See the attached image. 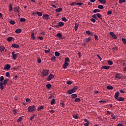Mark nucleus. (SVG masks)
Wrapping results in <instances>:
<instances>
[{
	"instance_id": "nucleus-1",
	"label": "nucleus",
	"mask_w": 126,
	"mask_h": 126,
	"mask_svg": "<svg viewBox=\"0 0 126 126\" xmlns=\"http://www.w3.org/2000/svg\"><path fill=\"white\" fill-rule=\"evenodd\" d=\"M28 110L29 112H33L36 110L35 106L34 105H30L28 108Z\"/></svg>"
},
{
	"instance_id": "nucleus-2",
	"label": "nucleus",
	"mask_w": 126,
	"mask_h": 126,
	"mask_svg": "<svg viewBox=\"0 0 126 126\" xmlns=\"http://www.w3.org/2000/svg\"><path fill=\"white\" fill-rule=\"evenodd\" d=\"M11 65L10 64H6L5 65L4 67V69L5 70H9L11 68Z\"/></svg>"
},
{
	"instance_id": "nucleus-3",
	"label": "nucleus",
	"mask_w": 126,
	"mask_h": 126,
	"mask_svg": "<svg viewBox=\"0 0 126 126\" xmlns=\"http://www.w3.org/2000/svg\"><path fill=\"white\" fill-rule=\"evenodd\" d=\"M109 34L114 39H116L117 38V36L113 32H110Z\"/></svg>"
},
{
	"instance_id": "nucleus-4",
	"label": "nucleus",
	"mask_w": 126,
	"mask_h": 126,
	"mask_svg": "<svg viewBox=\"0 0 126 126\" xmlns=\"http://www.w3.org/2000/svg\"><path fill=\"white\" fill-rule=\"evenodd\" d=\"M54 78V75L52 74H50L48 76V78H47V81H50L52 80V79Z\"/></svg>"
},
{
	"instance_id": "nucleus-5",
	"label": "nucleus",
	"mask_w": 126,
	"mask_h": 126,
	"mask_svg": "<svg viewBox=\"0 0 126 126\" xmlns=\"http://www.w3.org/2000/svg\"><path fill=\"white\" fill-rule=\"evenodd\" d=\"M43 18L44 20H48L50 19V16L47 15V14H44Z\"/></svg>"
},
{
	"instance_id": "nucleus-6",
	"label": "nucleus",
	"mask_w": 126,
	"mask_h": 126,
	"mask_svg": "<svg viewBox=\"0 0 126 126\" xmlns=\"http://www.w3.org/2000/svg\"><path fill=\"white\" fill-rule=\"evenodd\" d=\"M49 71L47 70H44L42 72V74L43 75V77L47 76V75H48Z\"/></svg>"
},
{
	"instance_id": "nucleus-7",
	"label": "nucleus",
	"mask_w": 126,
	"mask_h": 126,
	"mask_svg": "<svg viewBox=\"0 0 126 126\" xmlns=\"http://www.w3.org/2000/svg\"><path fill=\"white\" fill-rule=\"evenodd\" d=\"M73 93H75V91L73 90V89H72L71 90H68L66 94H71Z\"/></svg>"
},
{
	"instance_id": "nucleus-8",
	"label": "nucleus",
	"mask_w": 126,
	"mask_h": 126,
	"mask_svg": "<svg viewBox=\"0 0 126 126\" xmlns=\"http://www.w3.org/2000/svg\"><path fill=\"white\" fill-rule=\"evenodd\" d=\"M12 55V58L13 59L15 60L17 59V58L18 57V55H16L15 54V52H12L11 53Z\"/></svg>"
},
{
	"instance_id": "nucleus-9",
	"label": "nucleus",
	"mask_w": 126,
	"mask_h": 126,
	"mask_svg": "<svg viewBox=\"0 0 126 126\" xmlns=\"http://www.w3.org/2000/svg\"><path fill=\"white\" fill-rule=\"evenodd\" d=\"M119 92H117L115 93V95H114V97L115 99H118L119 98Z\"/></svg>"
},
{
	"instance_id": "nucleus-10",
	"label": "nucleus",
	"mask_w": 126,
	"mask_h": 126,
	"mask_svg": "<svg viewBox=\"0 0 126 126\" xmlns=\"http://www.w3.org/2000/svg\"><path fill=\"white\" fill-rule=\"evenodd\" d=\"M92 37H86V39H85V42L86 43H88L90 41H91Z\"/></svg>"
},
{
	"instance_id": "nucleus-11",
	"label": "nucleus",
	"mask_w": 126,
	"mask_h": 126,
	"mask_svg": "<svg viewBox=\"0 0 126 126\" xmlns=\"http://www.w3.org/2000/svg\"><path fill=\"white\" fill-rule=\"evenodd\" d=\"M120 75L119 73H117L115 75V78L119 79H121V76H120Z\"/></svg>"
},
{
	"instance_id": "nucleus-12",
	"label": "nucleus",
	"mask_w": 126,
	"mask_h": 126,
	"mask_svg": "<svg viewBox=\"0 0 126 126\" xmlns=\"http://www.w3.org/2000/svg\"><path fill=\"white\" fill-rule=\"evenodd\" d=\"M11 47L15 48L16 49H18L20 46L18 44H12Z\"/></svg>"
},
{
	"instance_id": "nucleus-13",
	"label": "nucleus",
	"mask_w": 126,
	"mask_h": 126,
	"mask_svg": "<svg viewBox=\"0 0 126 126\" xmlns=\"http://www.w3.org/2000/svg\"><path fill=\"white\" fill-rule=\"evenodd\" d=\"M98 1L101 3L102 5H105L106 3V0H98Z\"/></svg>"
},
{
	"instance_id": "nucleus-14",
	"label": "nucleus",
	"mask_w": 126,
	"mask_h": 126,
	"mask_svg": "<svg viewBox=\"0 0 126 126\" xmlns=\"http://www.w3.org/2000/svg\"><path fill=\"white\" fill-rule=\"evenodd\" d=\"M69 65V63H66L65 62H64V63L63 64V67L64 69H66V67L67 66Z\"/></svg>"
},
{
	"instance_id": "nucleus-15",
	"label": "nucleus",
	"mask_w": 126,
	"mask_h": 126,
	"mask_svg": "<svg viewBox=\"0 0 126 126\" xmlns=\"http://www.w3.org/2000/svg\"><path fill=\"white\" fill-rule=\"evenodd\" d=\"M9 79H5L3 82H2V83L4 85H6L7 84V82H8Z\"/></svg>"
},
{
	"instance_id": "nucleus-16",
	"label": "nucleus",
	"mask_w": 126,
	"mask_h": 126,
	"mask_svg": "<svg viewBox=\"0 0 126 126\" xmlns=\"http://www.w3.org/2000/svg\"><path fill=\"white\" fill-rule=\"evenodd\" d=\"M110 66H103L102 67V69H106V70H109Z\"/></svg>"
},
{
	"instance_id": "nucleus-17",
	"label": "nucleus",
	"mask_w": 126,
	"mask_h": 126,
	"mask_svg": "<svg viewBox=\"0 0 126 126\" xmlns=\"http://www.w3.org/2000/svg\"><path fill=\"white\" fill-rule=\"evenodd\" d=\"M31 38L33 40L35 39V36H34V32H32V33H31Z\"/></svg>"
},
{
	"instance_id": "nucleus-18",
	"label": "nucleus",
	"mask_w": 126,
	"mask_h": 126,
	"mask_svg": "<svg viewBox=\"0 0 126 126\" xmlns=\"http://www.w3.org/2000/svg\"><path fill=\"white\" fill-rule=\"evenodd\" d=\"M4 85L3 84L2 82H0V89L2 90L4 89V86H3Z\"/></svg>"
},
{
	"instance_id": "nucleus-19",
	"label": "nucleus",
	"mask_w": 126,
	"mask_h": 126,
	"mask_svg": "<svg viewBox=\"0 0 126 126\" xmlns=\"http://www.w3.org/2000/svg\"><path fill=\"white\" fill-rule=\"evenodd\" d=\"M96 15L97 16V18H99V19L102 20V16H101V14H100V13H96Z\"/></svg>"
},
{
	"instance_id": "nucleus-20",
	"label": "nucleus",
	"mask_w": 126,
	"mask_h": 126,
	"mask_svg": "<svg viewBox=\"0 0 126 126\" xmlns=\"http://www.w3.org/2000/svg\"><path fill=\"white\" fill-rule=\"evenodd\" d=\"M71 96L72 97V98L75 99L77 97V95L76 94H72Z\"/></svg>"
},
{
	"instance_id": "nucleus-21",
	"label": "nucleus",
	"mask_w": 126,
	"mask_h": 126,
	"mask_svg": "<svg viewBox=\"0 0 126 126\" xmlns=\"http://www.w3.org/2000/svg\"><path fill=\"white\" fill-rule=\"evenodd\" d=\"M79 27V24H78L77 23H75V31H77L78 28Z\"/></svg>"
},
{
	"instance_id": "nucleus-22",
	"label": "nucleus",
	"mask_w": 126,
	"mask_h": 126,
	"mask_svg": "<svg viewBox=\"0 0 126 126\" xmlns=\"http://www.w3.org/2000/svg\"><path fill=\"white\" fill-rule=\"evenodd\" d=\"M21 31H22V30L21 29H17L16 30L15 32L16 33H20Z\"/></svg>"
},
{
	"instance_id": "nucleus-23",
	"label": "nucleus",
	"mask_w": 126,
	"mask_h": 126,
	"mask_svg": "<svg viewBox=\"0 0 126 126\" xmlns=\"http://www.w3.org/2000/svg\"><path fill=\"white\" fill-rule=\"evenodd\" d=\"M125 99L124 98H123L122 96H120L118 99H117L119 101H123Z\"/></svg>"
},
{
	"instance_id": "nucleus-24",
	"label": "nucleus",
	"mask_w": 126,
	"mask_h": 126,
	"mask_svg": "<svg viewBox=\"0 0 126 126\" xmlns=\"http://www.w3.org/2000/svg\"><path fill=\"white\" fill-rule=\"evenodd\" d=\"M64 23L63 22H59V27H63L64 26Z\"/></svg>"
},
{
	"instance_id": "nucleus-25",
	"label": "nucleus",
	"mask_w": 126,
	"mask_h": 126,
	"mask_svg": "<svg viewBox=\"0 0 126 126\" xmlns=\"http://www.w3.org/2000/svg\"><path fill=\"white\" fill-rule=\"evenodd\" d=\"M55 102H56L55 99L53 98L51 101V104L52 105H53L55 104Z\"/></svg>"
},
{
	"instance_id": "nucleus-26",
	"label": "nucleus",
	"mask_w": 126,
	"mask_h": 126,
	"mask_svg": "<svg viewBox=\"0 0 126 126\" xmlns=\"http://www.w3.org/2000/svg\"><path fill=\"white\" fill-rule=\"evenodd\" d=\"M5 47L4 46H0V52L2 53V51H4Z\"/></svg>"
},
{
	"instance_id": "nucleus-27",
	"label": "nucleus",
	"mask_w": 126,
	"mask_h": 126,
	"mask_svg": "<svg viewBox=\"0 0 126 126\" xmlns=\"http://www.w3.org/2000/svg\"><path fill=\"white\" fill-rule=\"evenodd\" d=\"M81 101V98H75V100L74 102H80Z\"/></svg>"
},
{
	"instance_id": "nucleus-28",
	"label": "nucleus",
	"mask_w": 126,
	"mask_h": 126,
	"mask_svg": "<svg viewBox=\"0 0 126 126\" xmlns=\"http://www.w3.org/2000/svg\"><path fill=\"white\" fill-rule=\"evenodd\" d=\"M63 10L62 8V7H60L58 9H56L55 11L56 12H60V11H61L62 10Z\"/></svg>"
},
{
	"instance_id": "nucleus-29",
	"label": "nucleus",
	"mask_w": 126,
	"mask_h": 126,
	"mask_svg": "<svg viewBox=\"0 0 126 126\" xmlns=\"http://www.w3.org/2000/svg\"><path fill=\"white\" fill-rule=\"evenodd\" d=\"M12 39H13V37H9L7 38V40L8 42H10L12 41Z\"/></svg>"
},
{
	"instance_id": "nucleus-30",
	"label": "nucleus",
	"mask_w": 126,
	"mask_h": 126,
	"mask_svg": "<svg viewBox=\"0 0 126 126\" xmlns=\"http://www.w3.org/2000/svg\"><path fill=\"white\" fill-rule=\"evenodd\" d=\"M60 53L58 52H55V56L57 57H60Z\"/></svg>"
},
{
	"instance_id": "nucleus-31",
	"label": "nucleus",
	"mask_w": 126,
	"mask_h": 126,
	"mask_svg": "<svg viewBox=\"0 0 126 126\" xmlns=\"http://www.w3.org/2000/svg\"><path fill=\"white\" fill-rule=\"evenodd\" d=\"M97 8L100 10L103 9L104 7L102 5H99L97 6Z\"/></svg>"
},
{
	"instance_id": "nucleus-32",
	"label": "nucleus",
	"mask_w": 126,
	"mask_h": 126,
	"mask_svg": "<svg viewBox=\"0 0 126 126\" xmlns=\"http://www.w3.org/2000/svg\"><path fill=\"white\" fill-rule=\"evenodd\" d=\"M46 87L48 89H50L52 88V85L50 84H47L46 85Z\"/></svg>"
},
{
	"instance_id": "nucleus-33",
	"label": "nucleus",
	"mask_w": 126,
	"mask_h": 126,
	"mask_svg": "<svg viewBox=\"0 0 126 126\" xmlns=\"http://www.w3.org/2000/svg\"><path fill=\"white\" fill-rule=\"evenodd\" d=\"M44 107V105H40V107H39L38 108H37V110L38 111H39L40 110H42L43 109V108Z\"/></svg>"
},
{
	"instance_id": "nucleus-34",
	"label": "nucleus",
	"mask_w": 126,
	"mask_h": 126,
	"mask_svg": "<svg viewBox=\"0 0 126 126\" xmlns=\"http://www.w3.org/2000/svg\"><path fill=\"white\" fill-rule=\"evenodd\" d=\"M13 10L15 12H19L18 7H15V8H14Z\"/></svg>"
},
{
	"instance_id": "nucleus-35",
	"label": "nucleus",
	"mask_w": 126,
	"mask_h": 126,
	"mask_svg": "<svg viewBox=\"0 0 126 126\" xmlns=\"http://www.w3.org/2000/svg\"><path fill=\"white\" fill-rule=\"evenodd\" d=\"M25 20H26L25 18L21 17L20 18V21L21 22H25Z\"/></svg>"
},
{
	"instance_id": "nucleus-36",
	"label": "nucleus",
	"mask_w": 126,
	"mask_h": 126,
	"mask_svg": "<svg viewBox=\"0 0 126 126\" xmlns=\"http://www.w3.org/2000/svg\"><path fill=\"white\" fill-rule=\"evenodd\" d=\"M4 80V77L3 76H1L0 77V82H3V81Z\"/></svg>"
},
{
	"instance_id": "nucleus-37",
	"label": "nucleus",
	"mask_w": 126,
	"mask_h": 126,
	"mask_svg": "<svg viewBox=\"0 0 126 126\" xmlns=\"http://www.w3.org/2000/svg\"><path fill=\"white\" fill-rule=\"evenodd\" d=\"M107 89L110 90H112L113 89V88L111 86H107Z\"/></svg>"
},
{
	"instance_id": "nucleus-38",
	"label": "nucleus",
	"mask_w": 126,
	"mask_h": 126,
	"mask_svg": "<svg viewBox=\"0 0 126 126\" xmlns=\"http://www.w3.org/2000/svg\"><path fill=\"white\" fill-rule=\"evenodd\" d=\"M5 76H6L8 78L10 77V73L9 72H7L5 73Z\"/></svg>"
},
{
	"instance_id": "nucleus-39",
	"label": "nucleus",
	"mask_w": 126,
	"mask_h": 126,
	"mask_svg": "<svg viewBox=\"0 0 126 126\" xmlns=\"http://www.w3.org/2000/svg\"><path fill=\"white\" fill-rule=\"evenodd\" d=\"M107 63H108V64L110 65H112L113 64V62L111 60H108L107 61Z\"/></svg>"
},
{
	"instance_id": "nucleus-40",
	"label": "nucleus",
	"mask_w": 126,
	"mask_h": 126,
	"mask_svg": "<svg viewBox=\"0 0 126 126\" xmlns=\"http://www.w3.org/2000/svg\"><path fill=\"white\" fill-rule=\"evenodd\" d=\"M100 12V10L98 9H95L93 11L94 13H96V12Z\"/></svg>"
},
{
	"instance_id": "nucleus-41",
	"label": "nucleus",
	"mask_w": 126,
	"mask_h": 126,
	"mask_svg": "<svg viewBox=\"0 0 126 126\" xmlns=\"http://www.w3.org/2000/svg\"><path fill=\"white\" fill-rule=\"evenodd\" d=\"M36 14L39 16H42V12H36Z\"/></svg>"
},
{
	"instance_id": "nucleus-42",
	"label": "nucleus",
	"mask_w": 126,
	"mask_h": 126,
	"mask_svg": "<svg viewBox=\"0 0 126 126\" xmlns=\"http://www.w3.org/2000/svg\"><path fill=\"white\" fill-rule=\"evenodd\" d=\"M62 20H63V22H67V20L66 19V18L65 17H63L62 18Z\"/></svg>"
},
{
	"instance_id": "nucleus-43",
	"label": "nucleus",
	"mask_w": 126,
	"mask_h": 126,
	"mask_svg": "<svg viewBox=\"0 0 126 126\" xmlns=\"http://www.w3.org/2000/svg\"><path fill=\"white\" fill-rule=\"evenodd\" d=\"M36 115V114H33L32 116L30 117V121H32V119H33Z\"/></svg>"
},
{
	"instance_id": "nucleus-44",
	"label": "nucleus",
	"mask_w": 126,
	"mask_h": 126,
	"mask_svg": "<svg viewBox=\"0 0 126 126\" xmlns=\"http://www.w3.org/2000/svg\"><path fill=\"white\" fill-rule=\"evenodd\" d=\"M70 62V59L68 58V57H66V58H65V63H67Z\"/></svg>"
},
{
	"instance_id": "nucleus-45",
	"label": "nucleus",
	"mask_w": 126,
	"mask_h": 126,
	"mask_svg": "<svg viewBox=\"0 0 126 126\" xmlns=\"http://www.w3.org/2000/svg\"><path fill=\"white\" fill-rule=\"evenodd\" d=\"M9 23H10L12 25H14L15 21L14 20L9 21Z\"/></svg>"
},
{
	"instance_id": "nucleus-46",
	"label": "nucleus",
	"mask_w": 126,
	"mask_h": 126,
	"mask_svg": "<svg viewBox=\"0 0 126 126\" xmlns=\"http://www.w3.org/2000/svg\"><path fill=\"white\" fill-rule=\"evenodd\" d=\"M78 89V87L77 86H75L73 87V90L74 91V93H75V92L76 91V90H77Z\"/></svg>"
},
{
	"instance_id": "nucleus-47",
	"label": "nucleus",
	"mask_w": 126,
	"mask_h": 126,
	"mask_svg": "<svg viewBox=\"0 0 126 126\" xmlns=\"http://www.w3.org/2000/svg\"><path fill=\"white\" fill-rule=\"evenodd\" d=\"M56 57L55 56L52 57L51 59V61L52 62H54L55 61V59H56Z\"/></svg>"
},
{
	"instance_id": "nucleus-48",
	"label": "nucleus",
	"mask_w": 126,
	"mask_h": 126,
	"mask_svg": "<svg viewBox=\"0 0 126 126\" xmlns=\"http://www.w3.org/2000/svg\"><path fill=\"white\" fill-rule=\"evenodd\" d=\"M22 120V117L21 116L19 117V118L17 120V122L19 123Z\"/></svg>"
},
{
	"instance_id": "nucleus-49",
	"label": "nucleus",
	"mask_w": 126,
	"mask_h": 126,
	"mask_svg": "<svg viewBox=\"0 0 126 126\" xmlns=\"http://www.w3.org/2000/svg\"><path fill=\"white\" fill-rule=\"evenodd\" d=\"M57 36L59 38H61L62 37V34L61 33H58Z\"/></svg>"
},
{
	"instance_id": "nucleus-50",
	"label": "nucleus",
	"mask_w": 126,
	"mask_h": 126,
	"mask_svg": "<svg viewBox=\"0 0 126 126\" xmlns=\"http://www.w3.org/2000/svg\"><path fill=\"white\" fill-rule=\"evenodd\" d=\"M119 2L120 3H125L126 2V0H119Z\"/></svg>"
},
{
	"instance_id": "nucleus-51",
	"label": "nucleus",
	"mask_w": 126,
	"mask_h": 126,
	"mask_svg": "<svg viewBox=\"0 0 126 126\" xmlns=\"http://www.w3.org/2000/svg\"><path fill=\"white\" fill-rule=\"evenodd\" d=\"M92 17H93V18L97 20V17L96 15H95V14H94V15H93L92 16Z\"/></svg>"
},
{
	"instance_id": "nucleus-52",
	"label": "nucleus",
	"mask_w": 126,
	"mask_h": 126,
	"mask_svg": "<svg viewBox=\"0 0 126 126\" xmlns=\"http://www.w3.org/2000/svg\"><path fill=\"white\" fill-rule=\"evenodd\" d=\"M77 3H76V2H72V3H71L70 4V5H71V6H74V5L76 6V5H77Z\"/></svg>"
},
{
	"instance_id": "nucleus-53",
	"label": "nucleus",
	"mask_w": 126,
	"mask_h": 126,
	"mask_svg": "<svg viewBox=\"0 0 126 126\" xmlns=\"http://www.w3.org/2000/svg\"><path fill=\"white\" fill-rule=\"evenodd\" d=\"M13 10L12 6L11 4H9V11H11Z\"/></svg>"
},
{
	"instance_id": "nucleus-54",
	"label": "nucleus",
	"mask_w": 126,
	"mask_h": 126,
	"mask_svg": "<svg viewBox=\"0 0 126 126\" xmlns=\"http://www.w3.org/2000/svg\"><path fill=\"white\" fill-rule=\"evenodd\" d=\"M73 117L75 119H77L78 118V116H77V114L76 115H73Z\"/></svg>"
},
{
	"instance_id": "nucleus-55",
	"label": "nucleus",
	"mask_w": 126,
	"mask_h": 126,
	"mask_svg": "<svg viewBox=\"0 0 126 126\" xmlns=\"http://www.w3.org/2000/svg\"><path fill=\"white\" fill-rule=\"evenodd\" d=\"M122 41L124 43V44H126V39L122 38Z\"/></svg>"
},
{
	"instance_id": "nucleus-56",
	"label": "nucleus",
	"mask_w": 126,
	"mask_h": 126,
	"mask_svg": "<svg viewBox=\"0 0 126 126\" xmlns=\"http://www.w3.org/2000/svg\"><path fill=\"white\" fill-rule=\"evenodd\" d=\"M112 11H108L107 12V14L108 15H110L112 14Z\"/></svg>"
},
{
	"instance_id": "nucleus-57",
	"label": "nucleus",
	"mask_w": 126,
	"mask_h": 126,
	"mask_svg": "<svg viewBox=\"0 0 126 126\" xmlns=\"http://www.w3.org/2000/svg\"><path fill=\"white\" fill-rule=\"evenodd\" d=\"M50 51V49H49L48 50H44V52L45 54H49Z\"/></svg>"
},
{
	"instance_id": "nucleus-58",
	"label": "nucleus",
	"mask_w": 126,
	"mask_h": 126,
	"mask_svg": "<svg viewBox=\"0 0 126 126\" xmlns=\"http://www.w3.org/2000/svg\"><path fill=\"white\" fill-rule=\"evenodd\" d=\"M67 84L68 85H70L72 84V82H71V81H68V82H66Z\"/></svg>"
},
{
	"instance_id": "nucleus-59",
	"label": "nucleus",
	"mask_w": 126,
	"mask_h": 126,
	"mask_svg": "<svg viewBox=\"0 0 126 126\" xmlns=\"http://www.w3.org/2000/svg\"><path fill=\"white\" fill-rule=\"evenodd\" d=\"M86 33L89 34V35H90L91 32L90 31H86Z\"/></svg>"
},
{
	"instance_id": "nucleus-60",
	"label": "nucleus",
	"mask_w": 126,
	"mask_h": 126,
	"mask_svg": "<svg viewBox=\"0 0 126 126\" xmlns=\"http://www.w3.org/2000/svg\"><path fill=\"white\" fill-rule=\"evenodd\" d=\"M91 21L93 22V23H95L96 22V20L94 19H90Z\"/></svg>"
},
{
	"instance_id": "nucleus-61",
	"label": "nucleus",
	"mask_w": 126,
	"mask_h": 126,
	"mask_svg": "<svg viewBox=\"0 0 126 126\" xmlns=\"http://www.w3.org/2000/svg\"><path fill=\"white\" fill-rule=\"evenodd\" d=\"M55 111L54 109H51V110H50V113L51 114H53V113H55Z\"/></svg>"
},
{
	"instance_id": "nucleus-62",
	"label": "nucleus",
	"mask_w": 126,
	"mask_h": 126,
	"mask_svg": "<svg viewBox=\"0 0 126 126\" xmlns=\"http://www.w3.org/2000/svg\"><path fill=\"white\" fill-rule=\"evenodd\" d=\"M83 5V3H77V5L78 6H82Z\"/></svg>"
},
{
	"instance_id": "nucleus-63",
	"label": "nucleus",
	"mask_w": 126,
	"mask_h": 126,
	"mask_svg": "<svg viewBox=\"0 0 126 126\" xmlns=\"http://www.w3.org/2000/svg\"><path fill=\"white\" fill-rule=\"evenodd\" d=\"M85 126H89V122H87V123L84 124Z\"/></svg>"
},
{
	"instance_id": "nucleus-64",
	"label": "nucleus",
	"mask_w": 126,
	"mask_h": 126,
	"mask_svg": "<svg viewBox=\"0 0 126 126\" xmlns=\"http://www.w3.org/2000/svg\"><path fill=\"white\" fill-rule=\"evenodd\" d=\"M94 39H95V40L98 39V36L96 35H95V34H94Z\"/></svg>"
}]
</instances>
